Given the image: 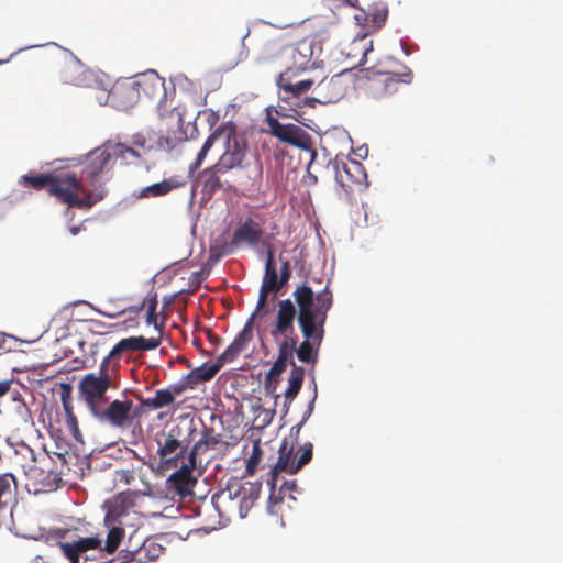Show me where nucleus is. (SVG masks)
Here are the masks:
<instances>
[{"label": "nucleus", "instance_id": "nucleus-29", "mask_svg": "<svg viewBox=\"0 0 563 563\" xmlns=\"http://www.w3.org/2000/svg\"><path fill=\"white\" fill-rule=\"evenodd\" d=\"M173 397L167 388L157 389L153 397L146 398L142 400V405L146 408L151 409H161L172 405Z\"/></svg>", "mask_w": 563, "mask_h": 563}, {"label": "nucleus", "instance_id": "nucleus-37", "mask_svg": "<svg viewBox=\"0 0 563 563\" xmlns=\"http://www.w3.org/2000/svg\"><path fill=\"white\" fill-rule=\"evenodd\" d=\"M79 555L90 549H97L100 547L101 541L98 538H80L75 541Z\"/></svg>", "mask_w": 563, "mask_h": 563}, {"label": "nucleus", "instance_id": "nucleus-58", "mask_svg": "<svg viewBox=\"0 0 563 563\" xmlns=\"http://www.w3.org/2000/svg\"><path fill=\"white\" fill-rule=\"evenodd\" d=\"M134 548H135V544L132 543V538H130L126 549H134Z\"/></svg>", "mask_w": 563, "mask_h": 563}, {"label": "nucleus", "instance_id": "nucleus-17", "mask_svg": "<svg viewBox=\"0 0 563 563\" xmlns=\"http://www.w3.org/2000/svg\"><path fill=\"white\" fill-rule=\"evenodd\" d=\"M253 339V317H251L245 323L241 332L235 336L233 342L224 350V352L218 356L216 362L220 364V367L227 363L233 362L244 350Z\"/></svg>", "mask_w": 563, "mask_h": 563}, {"label": "nucleus", "instance_id": "nucleus-3", "mask_svg": "<svg viewBox=\"0 0 563 563\" xmlns=\"http://www.w3.org/2000/svg\"><path fill=\"white\" fill-rule=\"evenodd\" d=\"M20 184L35 190L46 189L51 196L68 207L89 209L103 199V191L90 192L74 172L65 170L48 174H26Z\"/></svg>", "mask_w": 563, "mask_h": 563}, {"label": "nucleus", "instance_id": "nucleus-42", "mask_svg": "<svg viewBox=\"0 0 563 563\" xmlns=\"http://www.w3.org/2000/svg\"><path fill=\"white\" fill-rule=\"evenodd\" d=\"M113 358H115V356H110V353L106 357H103L99 366V372L97 374L98 377H106L108 382H111L110 362Z\"/></svg>", "mask_w": 563, "mask_h": 563}, {"label": "nucleus", "instance_id": "nucleus-45", "mask_svg": "<svg viewBox=\"0 0 563 563\" xmlns=\"http://www.w3.org/2000/svg\"><path fill=\"white\" fill-rule=\"evenodd\" d=\"M143 307H144V303H142L141 306H137V307H129L119 312H112V310H109V312L108 311H99V312H100V314H102L104 317L113 319V318H117L118 316L125 313L126 311H130V312L134 313L135 316H137L143 310Z\"/></svg>", "mask_w": 563, "mask_h": 563}, {"label": "nucleus", "instance_id": "nucleus-12", "mask_svg": "<svg viewBox=\"0 0 563 563\" xmlns=\"http://www.w3.org/2000/svg\"><path fill=\"white\" fill-rule=\"evenodd\" d=\"M297 73L298 71H291V69H285L279 74L277 78V86L279 87L280 99L283 101L299 99L316 85L314 78L294 80Z\"/></svg>", "mask_w": 563, "mask_h": 563}, {"label": "nucleus", "instance_id": "nucleus-49", "mask_svg": "<svg viewBox=\"0 0 563 563\" xmlns=\"http://www.w3.org/2000/svg\"><path fill=\"white\" fill-rule=\"evenodd\" d=\"M297 489L296 481H285L280 487V493L295 492Z\"/></svg>", "mask_w": 563, "mask_h": 563}, {"label": "nucleus", "instance_id": "nucleus-46", "mask_svg": "<svg viewBox=\"0 0 563 563\" xmlns=\"http://www.w3.org/2000/svg\"><path fill=\"white\" fill-rule=\"evenodd\" d=\"M143 307H144V303H142L141 306H137V307H129L119 312H112V310H109V312L108 311H99V312H100V314H102L104 317L113 319V318H117L118 316L125 313L126 311H130V312L134 313L135 316H137L143 310Z\"/></svg>", "mask_w": 563, "mask_h": 563}, {"label": "nucleus", "instance_id": "nucleus-35", "mask_svg": "<svg viewBox=\"0 0 563 563\" xmlns=\"http://www.w3.org/2000/svg\"><path fill=\"white\" fill-rule=\"evenodd\" d=\"M298 452L300 454H299V457L296 461V467L295 468H297L298 472H299L312 459V454H313V445H312V443L308 442V443L303 444L302 446L299 448Z\"/></svg>", "mask_w": 563, "mask_h": 563}, {"label": "nucleus", "instance_id": "nucleus-21", "mask_svg": "<svg viewBox=\"0 0 563 563\" xmlns=\"http://www.w3.org/2000/svg\"><path fill=\"white\" fill-rule=\"evenodd\" d=\"M294 448L288 446L284 442L278 450V460L275 466L269 471L266 479L268 486H273L278 481V474L285 472L288 474H296L298 470L296 467V461L292 457Z\"/></svg>", "mask_w": 563, "mask_h": 563}, {"label": "nucleus", "instance_id": "nucleus-9", "mask_svg": "<svg viewBox=\"0 0 563 563\" xmlns=\"http://www.w3.org/2000/svg\"><path fill=\"white\" fill-rule=\"evenodd\" d=\"M349 88V82L343 73L336 74L331 78H323L318 81L312 90L313 97L306 98V102H318L320 104L334 103L341 100Z\"/></svg>", "mask_w": 563, "mask_h": 563}, {"label": "nucleus", "instance_id": "nucleus-1", "mask_svg": "<svg viewBox=\"0 0 563 563\" xmlns=\"http://www.w3.org/2000/svg\"><path fill=\"white\" fill-rule=\"evenodd\" d=\"M296 306L290 299L279 300L276 319L271 330V335L277 345L278 355L271 369L266 374L264 388L268 395L278 398L276 394L279 376L285 372L288 364L291 372L288 378V388L285 391V413L288 412L291 401L299 394L303 378L305 368L296 365L294 353L298 345V335L295 331Z\"/></svg>", "mask_w": 563, "mask_h": 563}, {"label": "nucleus", "instance_id": "nucleus-44", "mask_svg": "<svg viewBox=\"0 0 563 563\" xmlns=\"http://www.w3.org/2000/svg\"><path fill=\"white\" fill-rule=\"evenodd\" d=\"M220 434H212L210 432H206L203 439L197 441L196 443H201V449L206 446L208 448H214L218 443H220Z\"/></svg>", "mask_w": 563, "mask_h": 563}, {"label": "nucleus", "instance_id": "nucleus-56", "mask_svg": "<svg viewBox=\"0 0 563 563\" xmlns=\"http://www.w3.org/2000/svg\"><path fill=\"white\" fill-rule=\"evenodd\" d=\"M372 49H373V46H372V45H371L368 48H365V49H364L363 59H362L363 64L365 63L366 55H367V54H368V52H369V51H372Z\"/></svg>", "mask_w": 563, "mask_h": 563}, {"label": "nucleus", "instance_id": "nucleus-22", "mask_svg": "<svg viewBox=\"0 0 563 563\" xmlns=\"http://www.w3.org/2000/svg\"><path fill=\"white\" fill-rule=\"evenodd\" d=\"M225 174L216 164L203 169L198 177L203 196L211 198L216 192L224 189L227 181L222 180V176Z\"/></svg>", "mask_w": 563, "mask_h": 563}, {"label": "nucleus", "instance_id": "nucleus-4", "mask_svg": "<svg viewBox=\"0 0 563 563\" xmlns=\"http://www.w3.org/2000/svg\"><path fill=\"white\" fill-rule=\"evenodd\" d=\"M314 48V41L308 37L296 44H285L280 37L268 38L262 44L261 58L282 59L285 69H291V71L307 70L317 65V60L313 59Z\"/></svg>", "mask_w": 563, "mask_h": 563}, {"label": "nucleus", "instance_id": "nucleus-36", "mask_svg": "<svg viewBox=\"0 0 563 563\" xmlns=\"http://www.w3.org/2000/svg\"><path fill=\"white\" fill-rule=\"evenodd\" d=\"M59 548L63 551V554L69 559L71 563H80V555L77 551L76 543H68V542H59Z\"/></svg>", "mask_w": 563, "mask_h": 563}, {"label": "nucleus", "instance_id": "nucleus-24", "mask_svg": "<svg viewBox=\"0 0 563 563\" xmlns=\"http://www.w3.org/2000/svg\"><path fill=\"white\" fill-rule=\"evenodd\" d=\"M90 75V71L77 62L65 65L60 71V78L64 84L77 87L87 86Z\"/></svg>", "mask_w": 563, "mask_h": 563}, {"label": "nucleus", "instance_id": "nucleus-26", "mask_svg": "<svg viewBox=\"0 0 563 563\" xmlns=\"http://www.w3.org/2000/svg\"><path fill=\"white\" fill-rule=\"evenodd\" d=\"M229 124L230 123H224V124L219 125L207 137V140L205 141L201 150L199 151L195 162L190 165V170H196L201 166V164L203 163L205 158L207 157L209 151L211 150V147L214 145L216 142L222 143L224 137L229 139V136L227 135L228 133H230V131L228 130Z\"/></svg>", "mask_w": 563, "mask_h": 563}, {"label": "nucleus", "instance_id": "nucleus-53", "mask_svg": "<svg viewBox=\"0 0 563 563\" xmlns=\"http://www.w3.org/2000/svg\"><path fill=\"white\" fill-rule=\"evenodd\" d=\"M279 260L282 261L280 271L282 272H291L290 262L288 260H283V255H279Z\"/></svg>", "mask_w": 563, "mask_h": 563}, {"label": "nucleus", "instance_id": "nucleus-20", "mask_svg": "<svg viewBox=\"0 0 563 563\" xmlns=\"http://www.w3.org/2000/svg\"><path fill=\"white\" fill-rule=\"evenodd\" d=\"M201 449V443H195L189 453V463L183 464L176 472L169 475L168 482L178 490H185L191 483L195 482L192 477V470L196 466V456Z\"/></svg>", "mask_w": 563, "mask_h": 563}, {"label": "nucleus", "instance_id": "nucleus-34", "mask_svg": "<svg viewBox=\"0 0 563 563\" xmlns=\"http://www.w3.org/2000/svg\"><path fill=\"white\" fill-rule=\"evenodd\" d=\"M121 563L136 562L144 563V555L140 552L139 541L135 543L134 549H123L121 552Z\"/></svg>", "mask_w": 563, "mask_h": 563}, {"label": "nucleus", "instance_id": "nucleus-15", "mask_svg": "<svg viewBox=\"0 0 563 563\" xmlns=\"http://www.w3.org/2000/svg\"><path fill=\"white\" fill-rule=\"evenodd\" d=\"M135 85L140 98L143 96L151 101H158L161 109L163 100L166 98V88L164 78L159 77L154 70L137 76Z\"/></svg>", "mask_w": 563, "mask_h": 563}, {"label": "nucleus", "instance_id": "nucleus-30", "mask_svg": "<svg viewBox=\"0 0 563 563\" xmlns=\"http://www.w3.org/2000/svg\"><path fill=\"white\" fill-rule=\"evenodd\" d=\"M109 528V532L106 540L104 550L112 554L117 551L122 538L124 537V526L120 525H106Z\"/></svg>", "mask_w": 563, "mask_h": 563}, {"label": "nucleus", "instance_id": "nucleus-5", "mask_svg": "<svg viewBox=\"0 0 563 563\" xmlns=\"http://www.w3.org/2000/svg\"><path fill=\"white\" fill-rule=\"evenodd\" d=\"M364 90L374 100H383L395 95L401 85L410 84L411 70L390 59L387 65H375L365 69Z\"/></svg>", "mask_w": 563, "mask_h": 563}, {"label": "nucleus", "instance_id": "nucleus-11", "mask_svg": "<svg viewBox=\"0 0 563 563\" xmlns=\"http://www.w3.org/2000/svg\"><path fill=\"white\" fill-rule=\"evenodd\" d=\"M267 124L271 134L279 141L302 150L310 147V136L300 126L292 123L283 124L273 117H268Z\"/></svg>", "mask_w": 563, "mask_h": 563}, {"label": "nucleus", "instance_id": "nucleus-2", "mask_svg": "<svg viewBox=\"0 0 563 563\" xmlns=\"http://www.w3.org/2000/svg\"><path fill=\"white\" fill-rule=\"evenodd\" d=\"M314 278L297 286L292 292L297 306V320L305 340L296 345L295 352L300 362L314 364L318 360V349L324 336V325L328 312L333 305L330 280L321 289H314Z\"/></svg>", "mask_w": 563, "mask_h": 563}, {"label": "nucleus", "instance_id": "nucleus-8", "mask_svg": "<svg viewBox=\"0 0 563 563\" xmlns=\"http://www.w3.org/2000/svg\"><path fill=\"white\" fill-rule=\"evenodd\" d=\"M228 130L230 131V133L227 134L229 139L224 137L222 141L224 152L216 163L220 170L225 173L234 169H243L247 154V145L245 141L238 135L235 125L230 123Z\"/></svg>", "mask_w": 563, "mask_h": 563}, {"label": "nucleus", "instance_id": "nucleus-27", "mask_svg": "<svg viewBox=\"0 0 563 563\" xmlns=\"http://www.w3.org/2000/svg\"><path fill=\"white\" fill-rule=\"evenodd\" d=\"M184 181L178 180L176 177L165 179L143 188L139 195L140 198L159 197L165 196L174 189L184 186Z\"/></svg>", "mask_w": 563, "mask_h": 563}, {"label": "nucleus", "instance_id": "nucleus-39", "mask_svg": "<svg viewBox=\"0 0 563 563\" xmlns=\"http://www.w3.org/2000/svg\"><path fill=\"white\" fill-rule=\"evenodd\" d=\"M188 389H194L191 385H189L187 383V378L186 376L183 377V379L176 384H173L170 385L167 390L170 393L172 397H173V401H175V398L179 395H181L183 393H185L186 390Z\"/></svg>", "mask_w": 563, "mask_h": 563}, {"label": "nucleus", "instance_id": "nucleus-28", "mask_svg": "<svg viewBox=\"0 0 563 563\" xmlns=\"http://www.w3.org/2000/svg\"><path fill=\"white\" fill-rule=\"evenodd\" d=\"M108 148L111 150L114 158L124 161L126 164H133L142 159V154L132 146L123 143H113L108 141Z\"/></svg>", "mask_w": 563, "mask_h": 563}, {"label": "nucleus", "instance_id": "nucleus-43", "mask_svg": "<svg viewBox=\"0 0 563 563\" xmlns=\"http://www.w3.org/2000/svg\"><path fill=\"white\" fill-rule=\"evenodd\" d=\"M271 238L272 235H267L265 238H262L261 242L258 245H261L263 249H265L266 251V261L265 263H275V258H274V247H273V244L271 243Z\"/></svg>", "mask_w": 563, "mask_h": 563}, {"label": "nucleus", "instance_id": "nucleus-50", "mask_svg": "<svg viewBox=\"0 0 563 563\" xmlns=\"http://www.w3.org/2000/svg\"><path fill=\"white\" fill-rule=\"evenodd\" d=\"M132 145L140 148H145L146 146V139L142 135H134Z\"/></svg>", "mask_w": 563, "mask_h": 563}, {"label": "nucleus", "instance_id": "nucleus-63", "mask_svg": "<svg viewBox=\"0 0 563 563\" xmlns=\"http://www.w3.org/2000/svg\"><path fill=\"white\" fill-rule=\"evenodd\" d=\"M23 410L25 411V413H26L29 417L31 416V415H30V410H29V408H27L25 405H23Z\"/></svg>", "mask_w": 563, "mask_h": 563}, {"label": "nucleus", "instance_id": "nucleus-13", "mask_svg": "<svg viewBox=\"0 0 563 563\" xmlns=\"http://www.w3.org/2000/svg\"><path fill=\"white\" fill-rule=\"evenodd\" d=\"M263 234L262 225L254 219L247 218L235 228L229 245L231 249H239L244 245L256 247Z\"/></svg>", "mask_w": 563, "mask_h": 563}, {"label": "nucleus", "instance_id": "nucleus-10", "mask_svg": "<svg viewBox=\"0 0 563 563\" xmlns=\"http://www.w3.org/2000/svg\"><path fill=\"white\" fill-rule=\"evenodd\" d=\"M112 387V382L106 377H98L96 373H88L78 383V391L88 409L95 411L100 402L106 401V393Z\"/></svg>", "mask_w": 563, "mask_h": 563}, {"label": "nucleus", "instance_id": "nucleus-18", "mask_svg": "<svg viewBox=\"0 0 563 563\" xmlns=\"http://www.w3.org/2000/svg\"><path fill=\"white\" fill-rule=\"evenodd\" d=\"M159 344L161 338L130 336L120 340L110 351V356L119 357L124 353L155 350Z\"/></svg>", "mask_w": 563, "mask_h": 563}, {"label": "nucleus", "instance_id": "nucleus-61", "mask_svg": "<svg viewBox=\"0 0 563 563\" xmlns=\"http://www.w3.org/2000/svg\"><path fill=\"white\" fill-rule=\"evenodd\" d=\"M181 363H184V365H187V367L191 366V363L188 360H186V358H183Z\"/></svg>", "mask_w": 563, "mask_h": 563}, {"label": "nucleus", "instance_id": "nucleus-64", "mask_svg": "<svg viewBox=\"0 0 563 563\" xmlns=\"http://www.w3.org/2000/svg\"><path fill=\"white\" fill-rule=\"evenodd\" d=\"M343 1L346 2L350 5H353V0H343Z\"/></svg>", "mask_w": 563, "mask_h": 563}, {"label": "nucleus", "instance_id": "nucleus-60", "mask_svg": "<svg viewBox=\"0 0 563 563\" xmlns=\"http://www.w3.org/2000/svg\"><path fill=\"white\" fill-rule=\"evenodd\" d=\"M181 363H184V365H187V367L191 366V363L188 360H186V358H183Z\"/></svg>", "mask_w": 563, "mask_h": 563}, {"label": "nucleus", "instance_id": "nucleus-14", "mask_svg": "<svg viewBox=\"0 0 563 563\" xmlns=\"http://www.w3.org/2000/svg\"><path fill=\"white\" fill-rule=\"evenodd\" d=\"M133 402L131 400H113L110 405L103 409L101 405L91 411L92 416L99 421L108 422L113 427L121 428L126 424L130 420V412Z\"/></svg>", "mask_w": 563, "mask_h": 563}, {"label": "nucleus", "instance_id": "nucleus-38", "mask_svg": "<svg viewBox=\"0 0 563 563\" xmlns=\"http://www.w3.org/2000/svg\"><path fill=\"white\" fill-rule=\"evenodd\" d=\"M156 308H157V300H156V298H154L147 305L146 323L148 325H154L155 329L158 330L159 333H162V328L157 323Z\"/></svg>", "mask_w": 563, "mask_h": 563}, {"label": "nucleus", "instance_id": "nucleus-55", "mask_svg": "<svg viewBox=\"0 0 563 563\" xmlns=\"http://www.w3.org/2000/svg\"><path fill=\"white\" fill-rule=\"evenodd\" d=\"M8 338L9 336L5 333L0 332V349L4 347Z\"/></svg>", "mask_w": 563, "mask_h": 563}, {"label": "nucleus", "instance_id": "nucleus-25", "mask_svg": "<svg viewBox=\"0 0 563 563\" xmlns=\"http://www.w3.org/2000/svg\"><path fill=\"white\" fill-rule=\"evenodd\" d=\"M220 369V364L216 361L205 362L186 375L187 383L196 389L200 384L211 380Z\"/></svg>", "mask_w": 563, "mask_h": 563}, {"label": "nucleus", "instance_id": "nucleus-7", "mask_svg": "<svg viewBox=\"0 0 563 563\" xmlns=\"http://www.w3.org/2000/svg\"><path fill=\"white\" fill-rule=\"evenodd\" d=\"M112 158L113 155L111 150L108 148V142H106L101 147H97L88 154L87 161L82 168V176L79 180L81 183L85 180L91 187H93V190H90V192L96 194L98 191H103V197L106 196L107 191L101 186V174L111 167ZM87 190L89 191V189Z\"/></svg>", "mask_w": 563, "mask_h": 563}, {"label": "nucleus", "instance_id": "nucleus-52", "mask_svg": "<svg viewBox=\"0 0 563 563\" xmlns=\"http://www.w3.org/2000/svg\"><path fill=\"white\" fill-rule=\"evenodd\" d=\"M10 386V380H0V397L4 396L9 391Z\"/></svg>", "mask_w": 563, "mask_h": 563}, {"label": "nucleus", "instance_id": "nucleus-47", "mask_svg": "<svg viewBox=\"0 0 563 563\" xmlns=\"http://www.w3.org/2000/svg\"><path fill=\"white\" fill-rule=\"evenodd\" d=\"M312 411H313V400L309 404L308 409H307V411L305 412V415L302 417V420L298 424H296V426H294L291 428V430H290V434L291 435L298 437L302 426L309 419V417L311 416Z\"/></svg>", "mask_w": 563, "mask_h": 563}, {"label": "nucleus", "instance_id": "nucleus-48", "mask_svg": "<svg viewBox=\"0 0 563 563\" xmlns=\"http://www.w3.org/2000/svg\"><path fill=\"white\" fill-rule=\"evenodd\" d=\"M291 277V272H282L279 273V277H278V285H279V290L282 288H284V286H286V284L289 282Z\"/></svg>", "mask_w": 563, "mask_h": 563}, {"label": "nucleus", "instance_id": "nucleus-6", "mask_svg": "<svg viewBox=\"0 0 563 563\" xmlns=\"http://www.w3.org/2000/svg\"><path fill=\"white\" fill-rule=\"evenodd\" d=\"M195 432L196 427L192 420H181L157 435V454L164 467L170 468L178 465L177 462L185 456Z\"/></svg>", "mask_w": 563, "mask_h": 563}, {"label": "nucleus", "instance_id": "nucleus-33", "mask_svg": "<svg viewBox=\"0 0 563 563\" xmlns=\"http://www.w3.org/2000/svg\"><path fill=\"white\" fill-rule=\"evenodd\" d=\"M263 451L258 443H255L252 449V453L246 462V474L252 476L255 474L256 468L262 460Z\"/></svg>", "mask_w": 563, "mask_h": 563}, {"label": "nucleus", "instance_id": "nucleus-59", "mask_svg": "<svg viewBox=\"0 0 563 563\" xmlns=\"http://www.w3.org/2000/svg\"><path fill=\"white\" fill-rule=\"evenodd\" d=\"M78 231H79V228H77V227H74V228H71V229H70V232H71V234H74V235H75V234H77V233H78Z\"/></svg>", "mask_w": 563, "mask_h": 563}, {"label": "nucleus", "instance_id": "nucleus-54", "mask_svg": "<svg viewBox=\"0 0 563 563\" xmlns=\"http://www.w3.org/2000/svg\"><path fill=\"white\" fill-rule=\"evenodd\" d=\"M124 327L128 328H136L139 325V321L135 317L130 318L123 322Z\"/></svg>", "mask_w": 563, "mask_h": 563}, {"label": "nucleus", "instance_id": "nucleus-32", "mask_svg": "<svg viewBox=\"0 0 563 563\" xmlns=\"http://www.w3.org/2000/svg\"><path fill=\"white\" fill-rule=\"evenodd\" d=\"M136 476H144L143 465H137L126 470H119L115 473V478L118 482L123 483L124 485H132L135 482Z\"/></svg>", "mask_w": 563, "mask_h": 563}, {"label": "nucleus", "instance_id": "nucleus-40", "mask_svg": "<svg viewBox=\"0 0 563 563\" xmlns=\"http://www.w3.org/2000/svg\"><path fill=\"white\" fill-rule=\"evenodd\" d=\"M64 408H65L66 413H67V426H68L69 430L71 431L73 435L75 438H78V435H79V428H78L77 418L73 413L71 409L69 408V406L67 404H65V402H64Z\"/></svg>", "mask_w": 563, "mask_h": 563}, {"label": "nucleus", "instance_id": "nucleus-19", "mask_svg": "<svg viewBox=\"0 0 563 563\" xmlns=\"http://www.w3.org/2000/svg\"><path fill=\"white\" fill-rule=\"evenodd\" d=\"M130 506L131 500L124 494H118L112 499L107 500L103 504V507L107 509L104 523L125 526Z\"/></svg>", "mask_w": 563, "mask_h": 563}, {"label": "nucleus", "instance_id": "nucleus-23", "mask_svg": "<svg viewBox=\"0 0 563 563\" xmlns=\"http://www.w3.org/2000/svg\"><path fill=\"white\" fill-rule=\"evenodd\" d=\"M278 277L279 275L277 273L276 264L271 262L265 263V272L260 289L256 310H261L265 307L269 292L277 294L279 291Z\"/></svg>", "mask_w": 563, "mask_h": 563}, {"label": "nucleus", "instance_id": "nucleus-31", "mask_svg": "<svg viewBox=\"0 0 563 563\" xmlns=\"http://www.w3.org/2000/svg\"><path fill=\"white\" fill-rule=\"evenodd\" d=\"M139 547L140 552L145 556L144 563L157 559L164 550L162 545L151 539L143 540L141 544L139 543Z\"/></svg>", "mask_w": 563, "mask_h": 563}, {"label": "nucleus", "instance_id": "nucleus-62", "mask_svg": "<svg viewBox=\"0 0 563 563\" xmlns=\"http://www.w3.org/2000/svg\"><path fill=\"white\" fill-rule=\"evenodd\" d=\"M22 448L25 449L31 454L33 453L32 449L29 445L23 444Z\"/></svg>", "mask_w": 563, "mask_h": 563}, {"label": "nucleus", "instance_id": "nucleus-51", "mask_svg": "<svg viewBox=\"0 0 563 563\" xmlns=\"http://www.w3.org/2000/svg\"><path fill=\"white\" fill-rule=\"evenodd\" d=\"M146 472L144 471V476H136V478H139L141 481V483L143 484V487H144V490L143 493L146 494L148 492H151L152 489V486H151V483L146 479Z\"/></svg>", "mask_w": 563, "mask_h": 563}, {"label": "nucleus", "instance_id": "nucleus-41", "mask_svg": "<svg viewBox=\"0 0 563 563\" xmlns=\"http://www.w3.org/2000/svg\"><path fill=\"white\" fill-rule=\"evenodd\" d=\"M276 486H277V483L274 484L273 486H269L271 494L268 497V506L267 507H268V511L271 514L275 512L274 507L277 506L283 500V497H282L283 493H280V490L277 493Z\"/></svg>", "mask_w": 563, "mask_h": 563}, {"label": "nucleus", "instance_id": "nucleus-16", "mask_svg": "<svg viewBox=\"0 0 563 563\" xmlns=\"http://www.w3.org/2000/svg\"><path fill=\"white\" fill-rule=\"evenodd\" d=\"M108 99L118 110L128 111L133 108L140 100L135 80L117 82L109 91Z\"/></svg>", "mask_w": 563, "mask_h": 563}, {"label": "nucleus", "instance_id": "nucleus-57", "mask_svg": "<svg viewBox=\"0 0 563 563\" xmlns=\"http://www.w3.org/2000/svg\"><path fill=\"white\" fill-rule=\"evenodd\" d=\"M352 167L356 170H360L362 168V165L357 162H352Z\"/></svg>", "mask_w": 563, "mask_h": 563}]
</instances>
